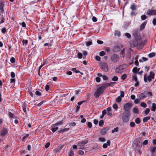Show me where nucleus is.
I'll return each instance as SVG.
<instances>
[{
	"instance_id": "nucleus-18",
	"label": "nucleus",
	"mask_w": 156,
	"mask_h": 156,
	"mask_svg": "<svg viewBox=\"0 0 156 156\" xmlns=\"http://www.w3.org/2000/svg\"><path fill=\"white\" fill-rule=\"evenodd\" d=\"M156 109V104L155 103H153L151 107V110L155 112Z\"/></svg>"
},
{
	"instance_id": "nucleus-52",
	"label": "nucleus",
	"mask_w": 156,
	"mask_h": 156,
	"mask_svg": "<svg viewBox=\"0 0 156 156\" xmlns=\"http://www.w3.org/2000/svg\"><path fill=\"white\" fill-rule=\"evenodd\" d=\"M120 97L122 98H123L124 96V92L123 91H121L120 92Z\"/></svg>"
},
{
	"instance_id": "nucleus-55",
	"label": "nucleus",
	"mask_w": 156,
	"mask_h": 156,
	"mask_svg": "<svg viewBox=\"0 0 156 156\" xmlns=\"http://www.w3.org/2000/svg\"><path fill=\"white\" fill-rule=\"evenodd\" d=\"M139 99L136 98L135 99L134 101V102L135 104H137L138 103H139L140 102V100Z\"/></svg>"
},
{
	"instance_id": "nucleus-2",
	"label": "nucleus",
	"mask_w": 156,
	"mask_h": 156,
	"mask_svg": "<svg viewBox=\"0 0 156 156\" xmlns=\"http://www.w3.org/2000/svg\"><path fill=\"white\" fill-rule=\"evenodd\" d=\"M131 116L130 113L124 112L122 116V119L124 122H127L129 120Z\"/></svg>"
},
{
	"instance_id": "nucleus-10",
	"label": "nucleus",
	"mask_w": 156,
	"mask_h": 156,
	"mask_svg": "<svg viewBox=\"0 0 156 156\" xmlns=\"http://www.w3.org/2000/svg\"><path fill=\"white\" fill-rule=\"evenodd\" d=\"M146 14L149 16L156 15V10L149 9L147 10Z\"/></svg>"
},
{
	"instance_id": "nucleus-17",
	"label": "nucleus",
	"mask_w": 156,
	"mask_h": 156,
	"mask_svg": "<svg viewBox=\"0 0 156 156\" xmlns=\"http://www.w3.org/2000/svg\"><path fill=\"white\" fill-rule=\"evenodd\" d=\"M4 5V2H0V11L2 13H3L4 12V10L3 9Z\"/></svg>"
},
{
	"instance_id": "nucleus-27",
	"label": "nucleus",
	"mask_w": 156,
	"mask_h": 156,
	"mask_svg": "<svg viewBox=\"0 0 156 156\" xmlns=\"http://www.w3.org/2000/svg\"><path fill=\"white\" fill-rule=\"evenodd\" d=\"M156 55V53L155 52H152L151 53H150L148 55V56L150 58H152L153 57H154Z\"/></svg>"
},
{
	"instance_id": "nucleus-16",
	"label": "nucleus",
	"mask_w": 156,
	"mask_h": 156,
	"mask_svg": "<svg viewBox=\"0 0 156 156\" xmlns=\"http://www.w3.org/2000/svg\"><path fill=\"white\" fill-rule=\"evenodd\" d=\"M58 129V127L55 125V124L51 126V130L53 133H55Z\"/></svg>"
},
{
	"instance_id": "nucleus-42",
	"label": "nucleus",
	"mask_w": 156,
	"mask_h": 156,
	"mask_svg": "<svg viewBox=\"0 0 156 156\" xmlns=\"http://www.w3.org/2000/svg\"><path fill=\"white\" fill-rule=\"evenodd\" d=\"M7 31L5 27L3 28L1 30L3 34H5Z\"/></svg>"
},
{
	"instance_id": "nucleus-20",
	"label": "nucleus",
	"mask_w": 156,
	"mask_h": 156,
	"mask_svg": "<svg viewBox=\"0 0 156 156\" xmlns=\"http://www.w3.org/2000/svg\"><path fill=\"white\" fill-rule=\"evenodd\" d=\"M69 130V128H64L62 129H61L58 131V133H64L67 131H68Z\"/></svg>"
},
{
	"instance_id": "nucleus-56",
	"label": "nucleus",
	"mask_w": 156,
	"mask_h": 156,
	"mask_svg": "<svg viewBox=\"0 0 156 156\" xmlns=\"http://www.w3.org/2000/svg\"><path fill=\"white\" fill-rule=\"evenodd\" d=\"M99 140L101 142H104L105 141V139L104 138L100 137L99 138Z\"/></svg>"
},
{
	"instance_id": "nucleus-3",
	"label": "nucleus",
	"mask_w": 156,
	"mask_h": 156,
	"mask_svg": "<svg viewBox=\"0 0 156 156\" xmlns=\"http://www.w3.org/2000/svg\"><path fill=\"white\" fill-rule=\"evenodd\" d=\"M133 106V104L131 103H127L124 105L123 109L124 112L130 113V110Z\"/></svg>"
},
{
	"instance_id": "nucleus-41",
	"label": "nucleus",
	"mask_w": 156,
	"mask_h": 156,
	"mask_svg": "<svg viewBox=\"0 0 156 156\" xmlns=\"http://www.w3.org/2000/svg\"><path fill=\"white\" fill-rule=\"evenodd\" d=\"M77 56L79 58L81 59L83 55L81 53L79 52L77 54Z\"/></svg>"
},
{
	"instance_id": "nucleus-4",
	"label": "nucleus",
	"mask_w": 156,
	"mask_h": 156,
	"mask_svg": "<svg viewBox=\"0 0 156 156\" xmlns=\"http://www.w3.org/2000/svg\"><path fill=\"white\" fill-rule=\"evenodd\" d=\"M104 90L101 87L98 88L94 93V95L95 96L96 98H98L99 96L104 92Z\"/></svg>"
},
{
	"instance_id": "nucleus-31",
	"label": "nucleus",
	"mask_w": 156,
	"mask_h": 156,
	"mask_svg": "<svg viewBox=\"0 0 156 156\" xmlns=\"http://www.w3.org/2000/svg\"><path fill=\"white\" fill-rule=\"evenodd\" d=\"M132 71L134 73H138V72L137 70V67H134Z\"/></svg>"
},
{
	"instance_id": "nucleus-62",
	"label": "nucleus",
	"mask_w": 156,
	"mask_h": 156,
	"mask_svg": "<svg viewBox=\"0 0 156 156\" xmlns=\"http://www.w3.org/2000/svg\"><path fill=\"white\" fill-rule=\"evenodd\" d=\"M95 80H96V81L97 82H98V83L100 82L101 81V79L99 77H96V78Z\"/></svg>"
},
{
	"instance_id": "nucleus-8",
	"label": "nucleus",
	"mask_w": 156,
	"mask_h": 156,
	"mask_svg": "<svg viewBox=\"0 0 156 156\" xmlns=\"http://www.w3.org/2000/svg\"><path fill=\"white\" fill-rule=\"evenodd\" d=\"M123 46V45L121 44L115 46L113 49V51L115 52H118L120 50Z\"/></svg>"
},
{
	"instance_id": "nucleus-53",
	"label": "nucleus",
	"mask_w": 156,
	"mask_h": 156,
	"mask_svg": "<svg viewBox=\"0 0 156 156\" xmlns=\"http://www.w3.org/2000/svg\"><path fill=\"white\" fill-rule=\"evenodd\" d=\"M10 62L12 63H14L15 62V59L13 57H12L10 60Z\"/></svg>"
},
{
	"instance_id": "nucleus-57",
	"label": "nucleus",
	"mask_w": 156,
	"mask_h": 156,
	"mask_svg": "<svg viewBox=\"0 0 156 156\" xmlns=\"http://www.w3.org/2000/svg\"><path fill=\"white\" fill-rule=\"evenodd\" d=\"M87 126L90 128H91L92 127V124L90 122H88L87 123Z\"/></svg>"
},
{
	"instance_id": "nucleus-40",
	"label": "nucleus",
	"mask_w": 156,
	"mask_h": 156,
	"mask_svg": "<svg viewBox=\"0 0 156 156\" xmlns=\"http://www.w3.org/2000/svg\"><path fill=\"white\" fill-rule=\"evenodd\" d=\"M127 77V75L126 74L123 75L121 76V79L123 80H124Z\"/></svg>"
},
{
	"instance_id": "nucleus-44",
	"label": "nucleus",
	"mask_w": 156,
	"mask_h": 156,
	"mask_svg": "<svg viewBox=\"0 0 156 156\" xmlns=\"http://www.w3.org/2000/svg\"><path fill=\"white\" fill-rule=\"evenodd\" d=\"M130 125L131 127H134L135 126V124L134 122H131L130 123Z\"/></svg>"
},
{
	"instance_id": "nucleus-7",
	"label": "nucleus",
	"mask_w": 156,
	"mask_h": 156,
	"mask_svg": "<svg viewBox=\"0 0 156 156\" xmlns=\"http://www.w3.org/2000/svg\"><path fill=\"white\" fill-rule=\"evenodd\" d=\"M119 56L115 54H113L111 56V59L114 63H116L119 61Z\"/></svg>"
},
{
	"instance_id": "nucleus-48",
	"label": "nucleus",
	"mask_w": 156,
	"mask_h": 156,
	"mask_svg": "<svg viewBox=\"0 0 156 156\" xmlns=\"http://www.w3.org/2000/svg\"><path fill=\"white\" fill-rule=\"evenodd\" d=\"M79 152L78 153V154H80L81 155H83L84 154V152L82 150H80L79 151Z\"/></svg>"
},
{
	"instance_id": "nucleus-24",
	"label": "nucleus",
	"mask_w": 156,
	"mask_h": 156,
	"mask_svg": "<svg viewBox=\"0 0 156 156\" xmlns=\"http://www.w3.org/2000/svg\"><path fill=\"white\" fill-rule=\"evenodd\" d=\"M108 83H105L103 84L102 86H101V87L105 90V89L108 87Z\"/></svg>"
},
{
	"instance_id": "nucleus-23",
	"label": "nucleus",
	"mask_w": 156,
	"mask_h": 156,
	"mask_svg": "<svg viewBox=\"0 0 156 156\" xmlns=\"http://www.w3.org/2000/svg\"><path fill=\"white\" fill-rule=\"evenodd\" d=\"M88 142V140H87L83 141H81L80 142H79L78 144V145L80 144H82L84 146V145H85V144H87Z\"/></svg>"
},
{
	"instance_id": "nucleus-11",
	"label": "nucleus",
	"mask_w": 156,
	"mask_h": 156,
	"mask_svg": "<svg viewBox=\"0 0 156 156\" xmlns=\"http://www.w3.org/2000/svg\"><path fill=\"white\" fill-rule=\"evenodd\" d=\"M152 79H151L149 76H147L146 74L144 75V80L145 82H147L148 81L149 82L151 81Z\"/></svg>"
},
{
	"instance_id": "nucleus-49",
	"label": "nucleus",
	"mask_w": 156,
	"mask_h": 156,
	"mask_svg": "<svg viewBox=\"0 0 156 156\" xmlns=\"http://www.w3.org/2000/svg\"><path fill=\"white\" fill-rule=\"evenodd\" d=\"M35 94L36 95L39 96L41 95V93L38 91H37L35 92Z\"/></svg>"
},
{
	"instance_id": "nucleus-63",
	"label": "nucleus",
	"mask_w": 156,
	"mask_h": 156,
	"mask_svg": "<svg viewBox=\"0 0 156 156\" xmlns=\"http://www.w3.org/2000/svg\"><path fill=\"white\" fill-rule=\"evenodd\" d=\"M95 59L98 61H100L101 60V58L100 56L97 55L95 56Z\"/></svg>"
},
{
	"instance_id": "nucleus-13",
	"label": "nucleus",
	"mask_w": 156,
	"mask_h": 156,
	"mask_svg": "<svg viewBox=\"0 0 156 156\" xmlns=\"http://www.w3.org/2000/svg\"><path fill=\"white\" fill-rule=\"evenodd\" d=\"M124 69L123 66L122 65L119 66L118 67H117L115 69V72L117 73H119L123 71Z\"/></svg>"
},
{
	"instance_id": "nucleus-61",
	"label": "nucleus",
	"mask_w": 156,
	"mask_h": 156,
	"mask_svg": "<svg viewBox=\"0 0 156 156\" xmlns=\"http://www.w3.org/2000/svg\"><path fill=\"white\" fill-rule=\"evenodd\" d=\"M15 79L12 78L10 79V83L15 84Z\"/></svg>"
},
{
	"instance_id": "nucleus-64",
	"label": "nucleus",
	"mask_w": 156,
	"mask_h": 156,
	"mask_svg": "<svg viewBox=\"0 0 156 156\" xmlns=\"http://www.w3.org/2000/svg\"><path fill=\"white\" fill-rule=\"evenodd\" d=\"M152 23H153V24L154 26H155L156 25V19L154 18L153 19V21H152Z\"/></svg>"
},
{
	"instance_id": "nucleus-30",
	"label": "nucleus",
	"mask_w": 156,
	"mask_h": 156,
	"mask_svg": "<svg viewBox=\"0 0 156 156\" xmlns=\"http://www.w3.org/2000/svg\"><path fill=\"white\" fill-rule=\"evenodd\" d=\"M150 111V110L149 108H147L146 109V110L144 111V113L145 114L147 115L149 113Z\"/></svg>"
},
{
	"instance_id": "nucleus-6",
	"label": "nucleus",
	"mask_w": 156,
	"mask_h": 156,
	"mask_svg": "<svg viewBox=\"0 0 156 156\" xmlns=\"http://www.w3.org/2000/svg\"><path fill=\"white\" fill-rule=\"evenodd\" d=\"M133 36L135 40H140L141 39L140 37V33L138 30H134L133 32Z\"/></svg>"
},
{
	"instance_id": "nucleus-25",
	"label": "nucleus",
	"mask_w": 156,
	"mask_h": 156,
	"mask_svg": "<svg viewBox=\"0 0 156 156\" xmlns=\"http://www.w3.org/2000/svg\"><path fill=\"white\" fill-rule=\"evenodd\" d=\"M22 44L23 45H26L28 43V41L27 40H24L23 39L22 41Z\"/></svg>"
},
{
	"instance_id": "nucleus-9",
	"label": "nucleus",
	"mask_w": 156,
	"mask_h": 156,
	"mask_svg": "<svg viewBox=\"0 0 156 156\" xmlns=\"http://www.w3.org/2000/svg\"><path fill=\"white\" fill-rule=\"evenodd\" d=\"M138 40H135L131 41L130 42V46L133 48L137 46L138 45Z\"/></svg>"
},
{
	"instance_id": "nucleus-34",
	"label": "nucleus",
	"mask_w": 156,
	"mask_h": 156,
	"mask_svg": "<svg viewBox=\"0 0 156 156\" xmlns=\"http://www.w3.org/2000/svg\"><path fill=\"white\" fill-rule=\"evenodd\" d=\"M104 122L103 120H101L100 121L99 125L100 126H102L104 125Z\"/></svg>"
},
{
	"instance_id": "nucleus-14",
	"label": "nucleus",
	"mask_w": 156,
	"mask_h": 156,
	"mask_svg": "<svg viewBox=\"0 0 156 156\" xmlns=\"http://www.w3.org/2000/svg\"><path fill=\"white\" fill-rule=\"evenodd\" d=\"M8 133V129L6 128H3V130L2 131V133H1V135L2 136H3L6 135Z\"/></svg>"
},
{
	"instance_id": "nucleus-45",
	"label": "nucleus",
	"mask_w": 156,
	"mask_h": 156,
	"mask_svg": "<svg viewBox=\"0 0 156 156\" xmlns=\"http://www.w3.org/2000/svg\"><path fill=\"white\" fill-rule=\"evenodd\" d=\"M125 35L128 38H130L131 37V35L130 34L128 33H126L125 34Z\"/></svg>"
},
{
	"instance_id": "nucleus-26",
	"label": "nucleus",
	"mask_w": 156,
	"mask_h": 156,
	"mask_svg": "<svg viewBox=\"0 0 156 156\" xmlns=\"http://www.w3.org/2000/svg\"><path fill=\"white\" fill-rule=\"evenodd\" d=\"M141 121L139 118H137L135 120V122L137 124H139L141 122Z\"/></svg>"
},
{
	"instance_id": "nucleus-32",
	"label": "nucleus",
	"mask_w": 156,
	"mask_h": 156,
	"mask_svg": "<svg viewBox=\"0 0 156 156\" xmlns=\"http://www.w3.org/2000/svg\"><path fill=\"white\" fill-rule=\"evenodd\" d=\"M63 120L60 121L59 122L56 123L55 124V126H57L58 125H62L63 124Z\"/></svg>"
},
{
	"instance_id": "nucleus-29",
	"label": "nucleus",
	"mask_w": 156,
	"mask_h": 156,
	"mask_svg": "<svg viewBox=\"0 0 156 156\" xmlns=\"http://www.w3.org/2000/svg\"><path fill=\"white\" fill-rule=\"evenodd\" d=\"M136 146L137 147V149L139 151H140L141 148L142 144L139 143L136 144Z\"/></svg>"
},
{
	"instance_id": "nucleus-50",
	"label": "nucleus",
	"mask_w": 156,
	"mask_h": 156,
	"mask_svg": "<svg viewBox=\"0 0 156 156\" xmlns=\"http://www.w3.org/2000/svg\"><path fill=\"white\" fill-rule=\"evenodd\" d=\"M147 18V16L145 15H143L141 16V19L142 20H144Z\"/></svg>"
},
{
	"instance_id": "nucleus-46",
	"label": "nucleus",
	"mask_w": 156,
	"mask_h": 156,
	"mask_svg": "<svg viewBox=\"0 0 156 156\" xmlns=\"http://www.w3.org/2000/svg\"><path fill=\"white\" fill-rule=\"evenodd\" d=\"M72 70L73 72H75L76 73L80 72V71L79 70H77L76 68H72Z\"/></svg>"
},
{
	"instance_id": "nucleus-39",
	"label": "nucleus",
	"mask_w": 156,
	"mask_h": 156,
	"mask_svg": "<svg viewBox=\"0 0 156 156\" xmlns=\"http://www.w3.org/2000/svg\"><path fill=\"white\" fill-rule=\"evenodd\" d=\"M106 54L105 52L103 51H101L99 53V55L101 56H103L104 55H105Z\"/></svg>"
},
{
	"instance_id": "nucleus-19",
	"label": "nucleus",
	"mask_w": 156,
	"mask_h": 156,
	"mask_svg": "<svg viewBox=\"0 0 156 156\" xmlns=\"http://www.w3.org/2000/svg\"><path fill=\"white\" fill-rule=\"evenodd\" d=\"M130 9L132 10H135L137 9L136 5L135 4H132L130 7Z\"/></svg>"
},
{
	"instance_id": "nucleus-51",
	"label": "nucleus",
	"mask_w": 156,
	"mask_h": 156,
	"mask_svg": "<svg viewBox=\"0 0 156 156\" xmlns=\"http://www.w3.org/2000/svg\"><path fill=\"white\" fill-rule=\"evenodd\" d=\"M9 116L11 118H13L14 116V114L10 112H9Z\"/></svg>"
},
{
	"instance_id": "nucleus-60",
	"label": "nucleus",
	"mask_w": 156,
	"mask_h": 156,
	"mask_svg": "<svg viewBox=\"0 0 156 156\" xmlns=\"http://www.w3.org/2000/svg\"><path fill=\"white\" fill-rule=\"evenodd\" d=\"M115 35H117L118 36H119L120 35V32L118 31H115Z\"/></svg>"
},
{
	"instance_id": "nucleus-43",
	"label": "nucleus",
	"mask_w": 156,
	"mask_h": 156,
	"mask_svg": "<svg viewBox=\"0 0 156 156\" xmlns=\"http://www.w3.org/2000/svg\"><path fill=\"white\" fill-rule=\"evenodd\" d=\"M112 106L113 108L115 110H117L118 109V106L116 104H113Z\"/></svg>"
},
{
	"instance_id": "nucleus-21",
	"label": "nucleus",
	"mask_w": 156,
	"mask_h": 156,
	"mask_svg": "<svg viewBox=\"0 0 156 156\" xmlns=\"http://www.w3.org/2000/svg\"><path fill=\"white\" fill-rule=\"evenodd\" d=\"M154 73L153 72H150V73L149 76L152 79H154Z\"/></svg>"
},
{
	"instance_id": "nucleus-28",
	"label": "nucleus",
	"mask_w": 156,
	"mask_h": 156,
	"mask_svg": "<svg viewBox=\"0 0 156 156\" xmlns=\"http://www.w3.org/2000/svg\"><path fill=\"white\" fill-rule=\"evenodd\" d=\"M133 113H138L139 112V111L138 108L135 107L133 108Z\"/></svg>"
},
{
	"instance_id": "nucleus-12",
	"label": "nucleus",
	"mask_w": 156,
	"mask_h": 156,
	"mask_svg": "<svg viewBox=\"0 0 156 156\" xmlns=\"http://www.w3.org/2000/svg\"><path fill=\"white\" fill-rule=\"evenodd\" d=\"M109 129V127L108 126H106L104 128L102 129L100 131L102 135H105L106 132Z\"/></svg>"
},
{
	"instance_id": "nucleus-54",
	"label": "nucleus",
	"mask_w": 156,
	"mask_h": 156,
	"mask_svg": "<svg viewBox=\"0 0 156 156\" xmlns=\"http://www.w3.org/2000/svg\"><path fill=\"white\" fill-rule=\"evenodd\" d=\"M92 44V41H90L87 42L86 44V45L87 46H89Z\"/></svg>"
},
{
	"instance_id": "nucleus-5",
	"label": "nucleus",
	"mask_w": 156,
	"mask_h": 156,
	"mask_svg": "<svg viewBox=\"0 0 156 156\" xmlns=\"http://www.w3.org/2000/svg\"><path fill=\"white\" fill-rule=\"evenodd\" d=\"M100 67L104 72H106L108 70V67L107 64L106 62H103L100 64Z\"/></svg>"
},
{
	"instance_id": "nucleus-47",
	"label": "nucleus",
	"mask_w": 156,
	"mask_h": 156,
	"mask_svg": "<svg viewBox=\"0 0 156 156\" xmlns=\"http://www.w3.org/2000/svg\"><path fill=\"white\" fill-rule=\"evenodd\" d=\"M76 125V123L75 122H73L70 123L69 124V126H70L74 127Z\"/></svg>"
},
{
	"instance_id": "nucleus-1",
	"label": "nucleus",
	"mask_w": 156,
	"mask_h": 156,
	"mask_svg": "<svg viewBox=\"0 0 156 156\" xmlns=\"http://www.w3.org/2000/svg\"><path fill=\"white\" fill-rule=\"evenodd\" d=\"M152 95V93L151 92H148L147 90H146L144 92L138 95V96L140 100H142L147 97L148 95L151 96Z\"/></svg>"
},
{
	"instance_id": "nucleus-35",
	"label": "nucleus",
	"mask_w": 156,
	"mask_h": 156,
	"mask_svg": "<svg viewBox=\"0 0 156 156\" xmlns=\"http://www.w3.org/2000/svg\"><path fill=\"white\" fill-rule=\"evenodd\" d=\"M141 106L143 107L144 108H145L147 107V105L144 102H142L140 104Z\"/></svg>"
},
{
	"instance_id": "nucleus-58",
	"label": "nucleus",
	"mask_w": 156,
	"mask_h": 156,
	"mask_svg": "<svg viewBox=\"0 0 156 156\" xmlns=\"http://www.w3.org/2000/svg\"><path fill=\"white\" fill-rule=\"evenodd\" d=\"M15 75L14 72H12L11 73V76L12 78H14L15 77Z\"/></svg>"
},
{
	"instance_id": "nucleus-59",
	"label": "nucleus",
	"mask_w": 156,
	"mask_h": 156,
	"mask_svg": "<svg viewBox=\"0 0 156 156\" xmlns=\"http://www.w3.org/2000/svg\"><path fill=\"white\" fill-rule=\"evenodd\" d=\"M125 54V48H123L122 50L120 52V54L122 55H124Z\"/></svg>"
},
{
	"instance_id": "nucleus-22",
	"label": "nucleus",
	"mask_w": 156,
	"mask_h": 156,
	"mask_svg": "<svg viewBox=\"0 0 156 156\" xmlns=\"http://www.w3.org/2000/svg\"><path fill=\"white\" fill-rule=\"evenodd\" d=\"M151 118L150 116H147L145 117H144L143 119V122H147V121L149 120Z\"/></svg>"
},
{
	"instance_id": "nucleus-15",
	"label": "nucleus",
	"mask_w": 156,
	"mask_h": 156,
	"mask_svg": "<svg viewBox=\"0 0 156 156\" xmlns=\"http://www.w3.org/2000/svg\"><path fill=\"white\" fill-rule=\"evenodd\" d=\"M147 21H146L144 22L140 26V30L142 31L144 30L147 23Z\"/></svg>"
},
{
	"instance_id": "nucleus-37",
	"label": "nucleus",
	"mask_w": 156,
	"mask_h": 156,
	"mask_svg": "<svg viewBox=\"0 0 156 156\" xmlns=\"http://www.w3.org/2000/svg\"><path fill=\"white\" fill-rule=\"evenodd\" d=\"M132 78H133V80L135 81L136 82V81H138L136 75H133L132 76Z\"/></svg>"
},
{
	"instance_id": "nucleus-38",
	"label": "nucleus",
	"mask_w": 156,
	"mask_h": 156,
	"mask_svg": "<svg viewBox=\"0 0 156 156\" xmlns=\"http://www.w3.org/2000/svg\"><path fill=\"white\" fill-rule=\"evenodd\" d=\"M151 153L152 154H153L155 151H156V146L152 147L151 150Z\"/></svg>"
},
{
	"instance_id": "nucleus-33",
	"label": "nucleus",
	"mask_w": 156,
	"mask_h": 156,
	"mask_svg": "<svg viewBox=\"0 0 156 156\" xmlns=\"http://www.w3.org/2000/svg\"><path fill=\"white\" fill-rule=\"evenodd\" d=\"M121 100L122 98L120 96L118 97L116 99V101L118 103H120L121 101Z\"/></svg>"
},
{
	"instance_id": "nucleus-36",
	"label": "nucleus",
	"mask_w": 156,
	"mask_h": 156,
	"mask_svg": "<svg viewBox=\"0 0 156 156\" xmlns=\"http://www.w3.org/2000/svg\"><path fill=\"white\" fill-rule=\"evenodd\" d=\"M118 80V77L116 76H114L112 79V80L114 81H117Z\"/></svg>"
}]
</instances>
